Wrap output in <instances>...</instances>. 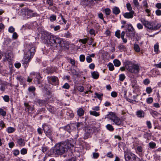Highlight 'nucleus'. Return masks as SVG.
<instances>
[{"label": "nucleus", "mask_w": 161, "mask_h": 161, "mask_svg": "<svg viewBox=\"0 0 161 161\" xmlns=\"http://www.w3.org/2000/svg\"><path fill=\"white\" fill-rule=\"evenodd\" d=\"M137 81L136 80H134L131 81V86L133 88H135L136 87V84Z\"/></svg>", "instance_id": "nucleus-51"}, {"label": "nucleus", "mask_w": 161, "mask_h": 161, "mask_svg": "<svg viewBox=\"0 0 161 161\" xmlns=\"http://www.w3.org/2000/svg\"><path fill=\"white\" fill-rule=\"evenodd\" d=\"M114 123L116 125H119L121 123V121L119 118L117 116L112 120Z\"/></svg>", "instance_id": "nucleus-14"}, {"label": "nucleus", "mask_w": 161, "mask_h": 161, "mask_svg": "<svg viewBox=\"0 0 161 161\" xmlns=\"http://www.w3.org/2000/svg\"><path fill=\"white\" fill-rule=\"evenodd\" d=\"M36 88L34 87L33 86H30L28 88V90L30 92H31L32 93H33L34 94V92L35 91Z\"/></svg>", "instance_id": "nucleus-35"}, {"label": "nucleus", "mask_w": 161, "mask_h": 161, "mask_svg": "<svg viewBox=\"0 0 161 161\" xmlns=\"http://www.w3.org/2000/svg\"><path fill=\"white\" fill-rule=\"evenodd\" d=\"M149 147L150 148H154L156 146V143L153 142H151L149 143Z\"/></svg>", "instance_id": "nucleus-40"}, {"label": "nucleus", "mask_w": 161, "mask_h": 161, "mask_svg": "<svg viewBox=\"0 0 161 161\" xmlns=\"http://www.w3.org/2000/svg\"><path fill=\"white\" fill-rule=\"evenodd\" d=\"M146 91L147 94H150L152 92V89L151 87H147L146 88Z\"/></svg>", "instance_id": "nucleus-45"}, {"label": "nucleus", "mask_w": 161, "mask_h": 161, "mask_svg": "<svg viewBox=\"0 0 161 161\" xmlns=\"http://www.w3.org/2000/svg\"><path fill=\"white\" fill-rule=\"evenodd\" d=\"M42 128L46 135L47 137L50 138L52 133L51 127L50 126L47 124H44L42 125Z\"/></svg>", "instance_id": "nucleus-6"}, {"label": "nucleus", "mask_w": 161, "mask_h": 161, "mask_svg": "<svg viewBox=\"0 0 161 161\" xmlns=\"http://www.w3.org/2000/svg\"><path fill=\"white\" fill-rule=\"evenodd\" d=\"M134 50L136 52H139L140 51V49L139 46L137 44H134Z\"/></svg>", "instance_id": "nucleus-34"}, {"label": "nucleus", "mask_w": 161, "mask_h": 161, "mask_svg": "<svg viewBox=\"0 0 161 161\" xmlns=\"http://www.w3.org/2000/svg\"><path fill=\"white\" fill-rule=\"evenodd\" d=\"M95 96L94 97L95 98L97 97L98 99H99L100 100H102V98L103 96V94H99L97 93L96 92L95 93Z\"/></svg>", "instance_id": "nucleus-33"}, {"label": "nucleus", "mask_w": 161, "mask_h": 161, "mask_svg": "<svg viewBox=\"0 0 161 161\" xmlns=\"http://www.w3.org/2000/svg\"><path fill=\"white\" fill-rule=\"evenodd\" d=\"M57 68L55 67H49L47 69V72L48 73H53L56 71Z\"/></svg>", "instance_id": "nucleus-18"}, {"label": "nucleus", "mask_w": 161, "mask_h": 161, "mask_svg": "<svg viewBox=\"0 0 161 161\" xmlns=\"http://www.w3.org/2000/svg\"><path fill=\"white\" fill-rule=\"evenodd\" d=\"M92 77L95 79H97L99 76V74L97 71H93L92 73Z\"/></svg>", "instance_id": "nucleus-25"}, {"label": "nucleus", "mask_w": 161, "mask_h": 161, "mask_svg": "<svg viewBox=\"0 0 161 161\" xmlns=\"http://www.w3.org/2000/svg\"><path fill=\"white\" fill-rule=\"evenodd\" d=\"M150 113L154 117H159L160 115V114L152 110L150 111Z\"/></svg>", "instance_id": "nucleus-21"}, {"label": "nucleus", "mask_w": 161, "mask_h": 161, "mask_svg": "<svg viewBox=\"0 0 161 161\" xmlns=\"http://www.w3.org/2000/svg\"><path fill=\"white\" fill-rule=\"evenodd\" d=\"M135 13L134 11H131L128 13H125L124 14V17L127 19H131L133 17V14Z\"/></svg>", "instance_id": "nucleus-10"}, {"label": "nucleus", "mask_w": 161, "mask_h": 161, "mask_svg": "<svg viewBox=\"0 0 161 161\" xmlns=\"http://www.w3.org/2000/svg\"><path fill=\"white\" fill-rule=\"evenodd\" d=\"M127 30L128 31H127L126 32V35L128 36H130V34L128 33V32L130 31L132 32L134 30L133 27L130 24L128 25Z\"/></svg>", "instance_id": "nucleus-17"}, {"label": "nucleus", "mask_w": 161, "mask_h": 161, "mask_svg": "<svg viewBox=\"0 0 161 161\" xmlns=\"http://www.w3.org/2000/svg\"><path fill=\"white\" fill-rule=\"evenodd\" d=\"M88 40V38H85L83 39H80L79 42L82 43L83 44H85L87 42Z\"/></svg>", "instance_id": "nucleus-41"}, {"label": "nucleus", "mask_w": 161, "mask_h": 161, "mask_svg": "<svg viewBox=\"0 0 161 161\" xmlns=\"http://www.w3.org/2000/svg\"><path fill=\"white\" fill-rule=\"evenodd\" d=\"M119 80L122 81H123L125 78V76L124 74H121L119 75Z\"/></svg>", "instance_id": "nucleus-39"}, {"label": "nucleus", "mask_w": 161, "mask_h": 161, "mask_svg": "<svg viewBox=\"0 0 161 161\" xmlns=\"http://www.w3.org/2000/svg\"><path fill=\"white\" fill-rule=\"evenodd\" d=\"M14 155L15 156H17L19 154V151L18 149H15L13 151Z\"/></svg>", "instance_id": "nucleus-53"}, {"label": "nucleus", "mask_w": 161, "mask_h": 161, "mask_svg": "<svg viewBox=\"0 0 161 161\" xmlns=\"http://www.w3.org/2000/svg\"><path fill=\"white\" fill-rule=\"evenodd\" d=\"M98 130V129L95 127H92V128H88L86 130V133L84 136V138L85 139L87 138L90 134L93 132H97Z\"/></svg>", "instance_id": "nucleus-7"}, {"label": "nucleus", "mask_w": 161, "mask_h": 161, "mask_svg": "<svg viewBox=\"0 0 161 161\" xmlns=\"http://www.w3.org/2000/svg\"><path fill=\"white\" fill-rule=\"evenodd\" d=\"M85 58L84 55H80V60L81 62H84L85 60Z\"/></svg>", "instance_id": "nucleus-57"}, {"label": "nucleus", "mask_w": 161, "mask_h": 161, "mask_svg": "<svg viewBox=\"0 0 161 161\" xmlns=\"http://www.w3.org/2000/svg\"><path fill=\"white\" fill-rule=\"evenodd\" d=\"M47 108L48 111L51 113L53 114L55 113L56 109L53 107L49 105H47Z\"/></svg>", "instance_id": "nucleus-19"}, {"label": "nucleus", "mask_w": 161, "mask_h": 161, "mask_svg": "<svg viewBox=\"0 0 161 161\" xmlns=\"http://www.w3.org/2000/svg\"><path fill=\"white\" fill-rule=\"evenodd\" d=\"M130 155L132 158L133 161H137L139 158L134 154L132 153H130Z\"/></svg>", "instance_id": "nucleus-31"}, {"label": "nucleus", "mask_w": 161, "mask_h": 161, "mask_svg": "<svg viewBox=\"0 0 161 161\" xmlns=\"http://www.w3.org/2000/svg\"><path fill=\"white\" fill-rule=\"evenodd\" d=\"M77 89L79 91L82 92L84 91V88L82 86H80L78 87Z\"/></svg>", "instance_id": "nucleus-62"}, {"label": "nucleus", "mask_w": 161, "mask_h": 161, "mask_svg": "<svg viewBox=\"0 0 161 161\" xmlns=\"http://www.w3.org/2000/svg\"><path fill=\"white\" fill-rule=\"evenodd\" d=\"M47 3L49 6H52L53 5V0H47Z\"/></svg>", "instance_id": "nucleus-48"}, {"label": "nucleus", "mask_w": 161, "mask_h": 161, "mask_svg": "<svg viewBox=\"0 0 161 161\" xmlns=\"http://www.w3.org/2000/svg\"><path fill=\"white\" fill-rule=\"evenodd\" d=\"M27 150L26 148H23L20 150V153L22 155H25L27 153Z\"/></svg>", "instance_id": "nucleus-50"}, {"label": "nucleus", "mask_w": 161, "mask_h": 161, "mask_svg": "<svg viewBox=\"0 0 161 161\" xmlns=\"http://www.w3.org/2000/svg\"><path fill=\"white\" fill-rule=\"evenodd\" d=\"M140 20L146 28L149 30H157L161 26V25L160 24H156L154 22L149 21L143 18L141 19Z\"/></svg>", "instance_id": "nucleus-4"}, {"label": "nucleus", "mask_w": 161, "mask_h": 161, "mask_svg": "<svg viewBox=\"0 0 161 161\" xmlns=\"http://www.w3.org/2000/svg\"><path fill=\"white\" fill-rule=\"evenodd\" d=\"M71 71L73 75H77L78 74V73L75 69H71Z\"/></svg>", "instance_id": "nucleus-58"}, {"label": "nucleus", "mask_w": 161, "mask_h": 161, "mask_svg": "<svg viewBox=\"0 0 161 161\" xmlns=\"http://www.w3.org/2000/svg\"><path fill=\"white\" fill-rule=\"evenodd\" d=\"M93 0H81L80 4L82 6L86 7L91 4Z\"/></svg>", "instance_id": "nucleus-11"}, {"label": "nucleus", "mask_w": 161, "mask_h": 161, "mask_svg": "<svg viewBox=\"0 0 161 161\" xmlns=\"http://www.w3.org/2000/svg\"><path fill=\"white\" fill-rule=\"evenodd\" d=\"M35 47L27 45L25 49L24 56L22 60V64H27L33 56L35 52Z\"/></svg>", "instance_id": "nucleus-3"}, {"label": "nucleus", "mask_w": 161, "mask_h": 161, "mask_svg": "<svg viewBox=\"0 0 161 161\" xmlns=\"http://www.w3.org/2000/svg\"><path fill=\"white\" fill-rule=\"evenodd\" d=\"M131 157L130 153L129 154L126 153L125 154V158L126 161H130Z\"/></svg>", "instance_id": "nucleus-28"}, {"label": "nucleus", "mask_w": 161, "mask_h": 161, "mask_svg": "<svg viewBox=\"0 0 161 161\" xmlns=\"http://www.w3.org/2000/svg\"><path fill=\"white\" fill-rule=\"evenodd\" d=\"M73 146L71 143V141L59 143L50 150L49 154L51 155H62L67 151L71 147H73Z\"/></svg>", "instance_id": "nucleus-2"}, {"label": "nucleus", "mask_w": 161, "mask_h": 161, "mask_svg": "<svg viewBox=\"0 0 161 161\" xmlns=\"http://www.w3.org/2000/svg\"><path fill=\"white\" fill-rule=\"evenodd\" d=\"M109 69L110 71H113L114 69L113 65L112 63L109 64H108Z\"/></svg>", "instance_id": "nucleus-56"}, {"label": "nucleus", "mask_w": 161, "mask_h": 161, "mask_svg": "<svg viewBox=\"0 0 161 161\" xmlns=\"http://www.w3.org/2000/svg\"><path fill=\"white\" fill-rule=\"evenodd\" d=\"M25 13L29 18L35 17L38 14L36 12H33V11L29 9L25 8Z\"/></svg>", "instance_id": "nucleus-9"}, {"label": "nucleus", "mask_w": 161, "mask_h": 161, "mask_svg": "<svg viewBox=\"0 0 161 161\" xmlns=\"http://www.w3.org/2000/svg\"><path fill=\"white\" fill-rule=\"evenodd\" d=\"M41 39L45 43L48 44L51 46L57 47L58 45L63 47V42L61 38L51 34L48 32L44 31L42 34Z\"/></svg>", "instance_id": "nucleus-1"}, {"label": "nucleus", "mask_w": 161, "mask_h": 161, "mask_svg": "<svg viewBox=\"0 0 161 161\" xmlns=\"http://www.w3.org/2000/svg\"><path fill=\"white\" fill-rule=\"evenodd\" d=\"M104 12L107 15H108L110 14L111 11L109 8H106L104 9Z\"/></svg>", "instance_id": "nucleus-42"}, {"label": "nucleus", "mask_w": 161, "mask_h": 161, "mask_svg": "<svg viewBox=\"0 0 161 161\" xmlns=\"http://www.w3.org/2000/svg\"><path fill=\"white\" fill-rule=\"evenodd\" d=\"M125 68L129 72L134 74H138L140 70V66L136 64H133L130 61L126 62Z\"/></svg>", "instance_id": "nucleus-5"}, {"label": "nucleus", "mask_w": 161, "mask_h": 161, "mask_svg": "<svg viewBox=\"0 0 161 161\" xmlns=\"http://www.w3.org/2000/svg\"><path fill=\"white\" fill-rule=\"evenodd\" d=\"M17 79L19 80L20 82V84H22L25 81V79L24 78L20 76H18L17 77Z\"/></svg>", "instance_id": "nucleus-27"}, {"label": "nucleus", "mask_w": 161, "mask_h": 161, "mask_svg": "<svg viewBox=\"0 0 161 161\" xmlns=\"http://www.w3.org/2000/svg\"><path fill=\"white\" fill-rule=\"evenodd\" d=\"M112 12L113 14L117 15L119 14L120 13V10L118 7H115L113 8L112 9Z\"/></svg>", "instance_id": "nucleus-23"}, {"label": "nucleus", "mask_w": 161, "mask_h": 161, "mask_svg": "<svg viewBox=\"0 0 161 161\" xmlns=\"http://www.w3.org/2000/svg\"><path fill=\"white\" fill-rule=\"evenodd\" d=\"M116 116L114 113L111 112L108 115L107 118L112 121Z\"/></svg>", "instance_id": "nucleus-24"}, {"label": "nucleus", "mask_w": 161, "mask_h": 161, "mask_svg": "<svg viewBox=\"0 0 161 161\" xmlns=\"http://www.w3.org/2000/svg\"><path fill=\"white\" fill-rule=\"evenodd\" d=\"M70 86L68 83H65L63 86V87L66 89H68Z\"/></svg>", "instance_id": "nucleus-63"}, {"label": "nucleus", "mask_w": 161, "mask_h": 161, "mask_svg": "<svg viewBox=\"0 0 161 161\" xmlns=\"http://www.w3.org/2000/svg\"><path fill=\"white\" fill-rule=\"evenodd\" d=\"M114 65L116 67L119 66L121 64L120 61L118 59H115L113 61Z\"/></svg>", "instance_id": "nucleus-30"}, {"label": "nucleus", "mask_w": 161, "mask_h": 161, "mask_svg": "<svg viewBox=\"0 0 161 161\" xmlns=\"http://www.w3.org/2000/svg\"><path fill=\"white\" fill-rule=\"evenodd\" d=\"M86 59L87 62L88 63L91 62L92 60L90 56L88 55L86 56Z\"/></svg>", "instance_id": "nucleus-55"}, {"label": "nucleus", "mask_w": 161, "mask_h": 161, "mask_svg": "<svg viewBox=\"0 0 161 161\" xmlns=\"http://www.w3.org/2000/svg\"><path fill=\"white\" fill-rule=\"evenodd\" d=\"M56 19V16L54 14L51 15L49 18V20L51 22H53L55 21Z\"/></svg>", "instance_id": "nucleus-36"}, {"label": "nucleus", "mask_w": 161, "mask_h": 161, "mask_svg": "<svg viewBox=\"0 0 161 161\" xmlns=\"http://www.w3.org/2000/svg\"><path fill=\"white\" fill-rule=\"evenodd\" d=\"M143 83L146 85H147L150 83V80L148 79H146L143 81Z\"/></svg>", "instance_id": "nucleus-59"}, {"label": "nucleus", "mask_w": 161, "mask_h": 161, "mask_svg": "<svg viewBox=\"0 0 161 161\" xmlns=\"http://www.w3.org/2000/svg\"><path fill=\"white\" fill-rule=\"evenodd\" d=\"M45 101L39 99H36L34 101L35 103L38 106H42L44 105L45 103Z\"/></svg>", "instance_id": "nucleus-13"}, {"label": "nucleus", "mask_w": 161, "mask_h": 161, "mask_svg": "<svg viewBox=\"0 0 161 161\" xmlns=\"http://www.w3.org/2000/svg\"><path fill=\"white\" fill-rule=\"evenodd\" d=\"M133 3L135 6L136 7H138L139 5V3L137 0H133Z\"/></svg>", "instance_id": "nucleus-60"}, {"label": "nucleus", "mask_w": 161, "mask_h": 161, "mask_svg": "<svg viewBox=\"0 0 161 161\" xmlns=\"http://www.w3.org/2000/svg\"><path fill=\"white\" fill-rule=\"evenodd\" d=\"M73 127V126L72 125H68L65 127V129L67 130V131L70 132V130Z\"/></svg>", "instance_id": "nucleus-44"}, {"label": "nucleus", "mask_w": 161, "mask_h": 161, "mask_svg": "<svg viewBox=\"0 0 161 161\" xmlns=\"http://www.w3.org/2000/svg\"><path fill=\"white\" fill-rule=\"evenodd\" d=\"M24 105L25 106V110L26 112H29V111H33L34 108H33L30 106L28 103H24Z\"/></svg>", "instance_id": "nucleus-15"}, {"label": "nucleus", "mask_w": 161, "mask_h": 161, "mask_svg": "<svg viewBox=\"0 0 161 161\" xmlns=\"http://www.w3.org/2000/svg\"><path fill=\"white\" fill-rule=\"evenodd\" d=\"M143 151V149L141 146H138L137 147L136 152L137 153V152L139 153H142Z\"/></svg>", "instance_id": "nucleus-52"}, {"label": "nucleus", "mask_w": 161, "mask_h": 161, "mask_svg": "<svg viewBox=\"0 0 161 161\" xmlns=\"http://www.w3.org/2000/svg\"><path fill=\"white\" fill-rule=\"evenodd\" d=\"M115 36L118 38L120 37V31L119 30H117L115 32Z\"/></svg>", "instance_id": "nucleus-46"}, {"label": "nucleus", "mask_w": 161, "mask_h": 161, "mask_svg": "<svg viewBox=\"0 0 161 161\" xmlns=\"http://www.w3.org/2000/svg\"><path fill=\"white\" fill-rule=\"evenodd\" d=\"M3 99L6 102H8L9 101V97L8 95H5L3 97Z\"/></svg>", "instance_id": "nucleus-43"}, {"label": "nucleus", "mask_w": 161, "mask_h": 161, "mask_svg": "<svg viewBox=\"0 0 161 161\" xmlns=\"http://www.w3.org/2000/svg\"><path fill=\"white\" fill-rule=\"evenodd\" d=\"M51 28H53L54 30L55 31H57L58 30H59L60 29V26L59 25H57L55 26L53 25H52L51 26Z\"/></svg>", "instance_id": "nucleus-47"}, {"label": "nucleus", "mask_w": 161, "mask_h": 161, "mask_svg": "<svg viewBox=\"0 0 161 161\" xmlns=\"http://www.w3.org/2000/svg\"><path fill=\"white\" fill-rule=\"evenodd\" d=\"M0 114L4 116L6 115V112L3 109L0 108Z\"/></svg>", "instance_id": "nucleus-54"}, {"label": "nucleus", "mask_w": 161, "mask_h": 161, "mask_svg": "<svg viewBox=\"0 0 161 161\" xmlns=\"http://www.w3.org/2000/svg\"><path fill=\"white\" fill-rule=\"evenodd\" d=\"M126 7L127 10L130 11L132 10V7L130 3H128L126 4Z\"/></svg>", "instance_id": "nucleus-49"}, {"label": "nucleus", "mask_w": 161, "mask_h": 161, "mask_svg": "<svg viewBox=\"0 0 161 161\" xmlns=\"http://www.w3.org/2000/svg\"><path fill=\"white\" fill-rule=\"evenodd\" d=\"M154 51L156 52V53H158V50L159 49V45L158 43H156L154 45Z\"/></svg>", "instance_id": "nucleus-38"}, {"label": "nucleus", "mask_w": 161, "mask_h": 161, "mask_svg": "<svg viewBox=\"0 0 161 161\" xmlns=\"http://www.w3.org/2000/svg\"><path fill=\"white\" fill-rule=\"evenodd\" d=\"M90 114L91 115H92L96 117L100 115V114L99 112H97L95 111H90Z\"/></svg>", "instance_id": "nucleus-32"}, {"label": "nucleus", "mask_w": 161, "mask_h": 161, "mask_svg": "<svg viewBox=\"0 0 161 161\" xmlns=\"http://www.w3.org/2000/svg\"><path fill=\"white\" fill-rule=\"evenodd\" d=\"M31 75H36V78L37 79L36 80H35V82L36 84H39V80L40 79V76L39 74L38 73H36L35 72H32L31 74Z\"/></svg>", "instance_id": "nucleus-16"}, {"label": "nucleus", "mask_w": 161, "mask_h": 161, "mask_svg": "<svg viewBox=\"0 0 161 161\" xmlns=\"http://www.w3.org/2000/svg\"><path fill=\"white\" fill-rule=\"evenodd\" d=\"M15 129L13 127H8L6 130V131L8 133H12L14 131Z\"/></svg>", "instance_id": "nucleus-29"}, {"label": "nucleus", "mask_w": 161, "mask_h": 161, "mask_svg": "<svg viewBox=\"0 0 161 161\" xmlns=\"http://www.w3.org/2000/svg\"><path fill=\"white\" fill-rule=\"evenodd\" d=\"M17 142L18 144L20 146H24L25 144L24 139L22 138L18 139Z\"/></svg>", "instance_id": "nucleus-22"}, {"label": "nucleus", "mask_w": 161, "mask_h": 161, "mask_svg": "<svg viewBox=\"0 0 161 161\" xmlns=\"http://www.w3.org/2000/svg\"><path fill=\"white\" fill-rule=\"evenodd\" d=\"M5 57L8 61L10 60L13 58L12 53L11 51H7L5 54Z\"/></svg>", "instance_id": "nucleus-12"}, {"label": "nucleus", "mask_w": 161, "mask_h": 161, "mask_svg": "<svg viewBox=\"0 0 161 161\" xmlns=\"http://www.w3.org/2000/svg\"><path fill=\"white\" fill-rule=\"evenodd\" d=\"M136 115L139 118H143L144 116V113L142 110H138L136 112Z\"/></svg>", "instance_id": "nucleus-20"}, {"label": "nucleus", "mask_w": 161, "mask_h": 161, "mask_svg": "<svg viewBox=\"0 0 161 161\" xmlns=\"http://www.w3.org/2000/svg\"><path fill=\"white\" fill-rule=\"evenodd\" d=\"M14 31V29L12 26H10L8 29V31L11 33H13Z\"/></svg>", "instance_id": "nucleus-64"}, {"label": "nucleus", "mask_w": 161, "mask_h": 161, "mask_svg": "<svg viewBox=\"0 0 161 161\" xmlns=\"http://www.w3.org/2000/svg\"><path fill=\"white\" fill-rule=\"evenodd\" d=\"M106 127L107 129L110 131H113L114 130V128L113 127V126L110 124H108Z\"/></svg>", "instance_id": "nucleus-37"}, {"label": "nucleus", "mask_w": 161, "mask_h": 161, "mask_svg": "<svg viewBox=\"0 0 161 161\" xmlns=\"http://www.w3.org/2000/svg\"><path fill=\"white\" fill-rule=\"evenodd\" d=\"M84 110L82 108H80L77 110V114L80 116H82L84 115Z\"/></svg>", "instance_id": "nucleus-26"}, {"label": "nucleus", "mask_w": 161, "mask_h": 161, "mask_svg": "<svg viewBox=\"0 0 161 161\" xmlns=\"http://www.w3.org/2000/svg\"><path fill=\"white\" fill-rule=\"evenodd\" d=\"M48 82L53 85H57L58 84V78L55 76H50L47 77Z\"/></svg>", "instance_id": "nucleus-8"}, {"label": "nucleus", "mask_w": 161, "mask_h": 161, "mask_svg": "<svg viewBox=\"0 0 161 161\" xmlns=\"http://www.w3.org/2000/svg\"><path fill=\"white\" fill-rule=\"evenodd\" d=\"M147 102L148 103H151L153 102V98L151 97L147 98Z\"/></svg>", "instance_id": "nucleus-61"}]
</instances>
